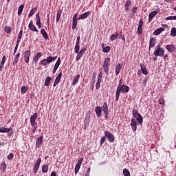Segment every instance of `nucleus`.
<instances>
[{
	"instance_id": "nucleus-40",
	"label": "nucleus",
	"mask_w": 176,
	"mask_h": 176,
	"mask_svg": "<svg viewBox=\"0 0 176 176\" xmlns=\"http://www.w3.org/2000/svg\"><path fill=\"white\" fill-rule=\"evenodd\" d=\"M36 10V8H32L31 11L30 12V14L28 15V17H32V16H34L35 11Z\"/></svg>"
},
{
	"instance_id": "nucleus-21",
	"label": "nucleus",
	"mask_w": 176,
	"mask_h": 176,
	"mask_svg": "<svg viewBox=\"0 0 176 176\" xmlns=\"http://www.w3.org/2000/svg\"><path fill=\"white\" fill-rule=\"evenodd\" d=\"M58 67H60V58H58L56 60V63L54 65L52 73L53 74H56V72L57 71V69H58Z\"/></svg>"
},
{
	"instance_id": "nucleus-25",
	"label": "nucleus",
	"mask_w": 176,
	"mask_h": 176,
	"mask_svg": "<svg viewBox=\"0 0 176 176\" xmlns=\"http://www.w3.org/2000/svg\"><path fill=\"white\" fill-rule=\"evenodd\" d=\"M41 35H43V37L44 38V39H49V36H47V33L46 32V30H45V29H41Z\"/></svg>"
},
{
	"instance_id": "nucleus-23",
	"label": "nucleus",
	"mask_w": 176,
	"mask_h": 176,
	"mask_svg": "<svg viewBox=\"0 0 176 176\" xmlns=\"http://www.w3.org/2000/svg\"><path fill=\"white\" fill-rule=\"evenodd\" d=\"M80 78V74L76 75L73 79L72 86H75L76 83L79 82Z\"/></svg>"
},
{
	"instance_id": "nucleus-37",
	"label": "nucleus",
	"mask_w": 176,
	"mask_h": 176,
	"mask_svg": "<svg viewBox=\"0 0 176 176\" xmlns=\"http://www.w3.org/2000/svg\"><path fill=\"white\" fill-rule=\"evenodd\" d=\"M49 170V165L45 164L43 166L42 168V173H46Z\"/></svg>"
},
{
	"instance_id": "nucleus-52",
	"label": "nucleus",
	"mask_w": 176,
	"mask_h": 176,
	"mask_svg": "<svg viewBox=\"0 0 176 176\" xmlns=\"http://www.w3.org/2000/svg\"><path fill=\"white\" fill-rule=\"evenodd\" d=\"M159 102L161 105H164V102H165L164 98H160L159 99Z\"/></svg>"
},
{
	"instance_id": "nucleus-3",
	"label": "nucleus",
	"mask_w": 176,
	"mask_h": 176,
	"mask_svg": "<svg viewBox=\"0 0 176 176\" xmlns=\"http://www.w3.org/2000/svg\"><path fill=\"white\" fill-rule=\"evenodd\" d=\"M153 55L155 56V57H157V56L162 57V56L164 55V48L162 47L160 45H157L153 52Z\"/></svg>"
},
{
	"instance_id": "nucleus-55",
	"label": "nucleus",
	"mask_w": 176,
	"mask_h": 176,
	"mask_svg": "<svg viewBox=\"0 0 176 176\" xmlns=\"http://www.w3.org/2000/svg\"><path fill=\"white\" fill-rule=\"evenodd\" d=\"M82 55H80V54H77V56L76 57V61H79V60H80V58H82Z\"/></svg>"
},
{
	"instance_id": "nucleus-39",
	"label": "nucleus",
	"mask_w": 176,
	"mask_h": 176,
	"mask_svg": "<svg viewBox=\"0 0 176 176\" xmlns=\"http://www.w3.org/2000/svg\"><path fill=\"white\" fill-rule=\"evenodd\" d=\"M5 32H6L7 34H10V32H12V29L10 28V27L9 26H6L5 29H4Z\"/></svg>"
},
{
	"instance_id": "nucleus-62",
	"label": "nucleus",
	"mask_w": 176,
	"mask_h": 176,
	"mask_svg": "<svg viewBox=\"0 0 176 176\" xmlns=\"http://www.w3.org/2000/svg\"><path fill=\"white\" fill-rule=\"evenodd\" d=\"M18 47H19V45L16 44L14 50V54H16V52H17Z\"/></svg>"
},
{
	"instance_id": "nucleus-1",
	"label": "nucleus",
	"mask_w": 176,
	"mask_h": 176,
	"mask_svg": "<svg viewBox=\"0 0 176 176\" xmlns=\"http://www.w3.org/2000/svg\"><path fill=\"white\" fill-rule=\"evenodd\" d=\"M130 89L127 85L118 86L116 91V101H119V97H120V93H129Z\"/></svg>"
},
{
	"instance_id": "nucleus-14",
	"label": "nucleus",
	"mask_w": 176,
	"mask_h": 176,
	"mask_svg": "<svg viewBox=\"0 0 176 176\" xmlns=\"http://www.w3.org/2000/svg\"><path fill=\"white\" fill-rule=\"evenodd\" d=\"M91 12L88 11L82 14H80L79 17L78 18V20H85V19H87V17H89V16H90L91 14Z\"/></svg>"
},
{
	"instance_id": "nucleus-42",
	"label": "nucleus",
	"mask_w": 176,
	"mask_h": 176,
	"mask_svg": "<svg viewBox=\"0 0 176 176\" xmlns=\"http://www.w3.org/2000/svg\"><path fill=\"white\" fill-rule=\"evenodd\" d=\"M102 80H98L96 85V90H98L100 89V86L101 85Z\"/></svg>"
},
{
	"instance_id": "nucleus-32",
	"label": "nucleus",
	"mask_w": 176,
	"mask_h": 176,
	"mask_svg": "<svg viewBox=\"0 0 176 176\" xmlns=\"http://www.w3.org/2000/svg\"><path fill=\"white\" fill-rule=\"evenodd\" d=\"M0 170L3 172L5 173L6 171V163L2 162L0 165Z\"/></svg>"
},
{
	"instance_id": "nucleus-64",
	"label": "nucleus",
	"mask_w": 176,
	"mask_h": 176,
	"mask_svg": "<svg viewBox=\"0 0 176 176\" xmlns=\"http://www.w3.org/2000/svg\"><path fill=\"white\" fill-rule=\"evenodd\" d=\"M51 176H57V173H56V172L53 171L51 173Z\"/></svg>"
},
{
	"instance_id": "nucleus-7",
	"label": "nucleus",
	"mask_w": 176,
	"mask_h": 176,
	"mask_svg": "<svg viewBox=\"0 0 176 176\" xmlns=\"http://www.w3.org/2000/svg\"><path fill=\"white\" fill-rule=\"evenodd\" d=\"M104 135L109 142H115V136L109 131H104Z\"/></svg>"
},
{
	"instance_id": "nucleus-36",
	"label": "nucleus",
	"mask_w": 176,
	"mask_h": 176,
	"mask_svg": "<svg viewBox=\"0 0 176 176\" xmlns=\"http://www.w3.org/2000/svg\"><path fill=\"white\" fill-rule=\"evenodd\" d=\"M110 51H111V47L109 46L104 47L102 49L103 53H109V52Z\"/></svg>"
},
{
	"instance_id": "nucleus-46",
	"label": "nucleus",
	"mask_w": 176,
	"mask_h": 176,
	"mask_svg": "<svg viewBox=\"0 0 176 176\" xmlns=\"http://www.w3.org/2000/svg\"><path fill=\"white\" fill-rule=\"evenodd\" d=\"M61 76H63V73L60 72L56 78L55 80H56L57 82H60V80H61Z\"/></svg>"
},
{
	"instance_id": "nucleus-27",
	"label": "nucleus",
	"mask_w": 176,
	"mask_h": 176,
	"mask_svg": "<svg viewBox=\"0 0 176 176\" xmlns=\"http://www.w3.org/2000/svg\"><path fill=\"white\" fill-rule=\"evenodd\" d=\"M122 69V65L118 63V65L116 66V75H119L120 74V70Z\"/></svg>"
},
{
	"instance_id": "nucleus-44",
	"label": "nucleus",
	"mask_w": 176,
	"mask_h": 176,
	"mask_svg": "<svg viewBox=\"0 0 176 176\" xmlns=\"http://www.w3.org/2000/svg\"><path fill=\"white\" fill-rule=\"evenodd\" d=\"M87 48H82L80 51H78V54L81 55L82 56H83L84 53H86Z\"/></svg>"
},
{
	"instance_id": "nucleus-29",
	"label": "nucleus",
	"mask_w": 176,
	"mask_h": 176,
	"mask_svg": "<svg viewBox=\"0 0 176 176\" xmlns=\"http://www.w3.org/2000/svg\"><path fill=\"white\" fill-rule=\"evenodd\" d=\"M166 49L168 50V52H175V50H176L175 45H166Z\"/></svg>"
},
{
	"instance_id": "nucleus-30",
	"label": "nucleus",
	"mask_w": 176,
	"mask_h": 176,
	"mask_svg": "<svg viewBox=\"0 0 176 176\" xmlns=\"http://www.w3.org/2000/svg\"><path fill=\"white\" fill-rule=\"evenodd\" d=\"M130 6H131V1L128 0L126 1L124 9L125 10H130Z\"/></svg>"
},
{
	"instance_id": "nucleus-45",
	"label": "nucleus",
	"mask_w": 176,
	"mask_h": 176,
	"mask_svg": "<svg viewBox=\"0 0 176 176\" xmlns=\"http://www.w3.org/2000/svg\"><path fill=\"white\" fill-rule=\"evenodd\" d=\"M96 82V72H94L92 74V86L94 87V83Z\"/></svg>"
},
{
	"instance_id": "nucleus-16",
	"label": "nucleus",
	"mask_w": 176,
	"mask_h": 176,
	"mask_svg": "<svg viewBox=\"0 0 176 176\" xmlns=\"http://www.w3.org/2000/svg\"><path fill=\"white\" fill-rule=\"evenodd\" d=\"M95 112L98 118H101V113H102V107L98 106L95 108Z\"/></svg>"
},
{
	"instance_id": "nucleus-19",
	"label": "nucleus",
	"mask_w": 176,
	"mask_h": 176,
	"mask_svg": "<svg viewBox=\"0 0 176 176\" xmlns=\"http://www.w3.org/2000/svg\"><path fill=\"white\" fill-rule=\"evenodd\" d=\"M29 28L31 31H33L34 32H39V31L36 30L35 25H34V22H32V21H30L29 23Z\"/></svg>"
},
{
	"instance_id": "nucleus-33",
	"label": "nucleus",
	"mask_w": 176,
	"mask_h": 176,
	"mask_svg": "<svg viewBox=\"0 0 176 176\" xmlns=\"http://www.w3.org/2000/svg\"><path fill=\"white\" fill-rule=\"evenodd\" d=\"M50 82H52V77L47 76V77L45 78V81L44 85H45V86H49V85H50Z\"/></svg>"
},
{
	"instance_id": "nucleus-17",
	"label": "nucleus",
	"mask_w": 176,
	"mask_h": 176,
	"mask_svg": "<svg viewBox=\"0 0 176 176\" xmlns=\"http://www.w3.org/2000/svg\"><path fill=\"white\" fill-rule=\"evenodd\" d=\"M42 142H43V136H40L36 139V146L37 148H41V145H42Z\"/></svg>"
},
{
	"instance_id": "nucleus-12",
	"label": "nucleus",
	"mask_w": 176,
	"mask_h": 176,
	"mask_svg": "<svg viewBox=\"0 0 176 176\" xmlns=\"http://www.w3.org/2000/svg\"><path fill=\"white\" fill-rule=\"evenodd\" d=\"M142 25H144V21H142V19H140L137 30L138 35H141L142 34Z\"/></svg>"
},
{
	"instance_id": "nucleus-60",
	"label": "nucleus",
	"mask_w": 176,
	"mask_h": 176,
	"mask_svg": "<svg viewBox=\"0 0 176 176\" xmlns=\"http://www.w3.org/2000/svg\"><path fill=\"white\" fill-rule=\"evenodd\" d=\"M18 38H23V30H20Z\"/></svg>"
},
{
	"instance_id": "nucleus-11",
	"label": "nucleus",
	"mask_w": 176,
	"mask_h": 176,
	"mask_svg": "<svg viewBox=\"0 0 176 176\" xmlns=\"http://www.w3.org/2000/svg\"><path fill=\"white\" fill-rule=\"evenodd\" d=\"M131 126L132 131L133 132L137 131V121L135 120V118H131Z\"/></svg>"
},
{
	"instance_id": "nucleus-48",
	"label": "nucleus",
	"mask_w": 176,
	"mask_h": 176,
	"mask_svg": "<svg viewBox=\"0 0 176 176\" xmlns=\"http://www.w3.org/2000/svg\"><path fill=\"white\" fill-rule=\"evenodd\" d=\"M76 25H78V22L72 21V30H75V28H76Z\"/></svg>"
},
{
	"instance_id": "nucleus-13",
	"label": "nucleus",
	"mask_w": 176,
	"mask_h": 176,
	"mask_svg": "<svg viewBox=\"0 0 176 176\" xmlns=\"http://www.w3.org/2000/svg\"><path fill=\"white\" fill-rule=\"evenodd\" d=\"M30 56H31L30 50H27L24 54V60L27 64H28V63H30Z\"/></svg>"
},
{
	"instance_id": "nucleus-34",
	"label": "nucleus",
	"mask_w": 176,
	"mask_h": 176,
	"mask_svg": "<svg viewBox=\"0 0 176 176\" xmlns=\"http://www.w3.org/2000/svg\"><path fill=\"white\" fill-rule=\"evenodd\" d=\"M118 36H119V33H116L115 34H111L110 36V41H111V42H113V41H115V39L118 38Z\"/></svg>"
},
{
	"instance_id": "nucleus-38",
	"label": "nucleus",
	"mask_w": 176,
	"mask_h": 176,
	"mask_svg": "<svg viewBox=\"0 0 176 176\" xmlns=\"http://www.w3.org/2000/svg\"><path fill=\"white\" fill-rule=\"evenodd\" d=\"M170 36H176V28H172L170 31Z\"/></svg>"
},
{
	"instance_id": "nucleus-6",
	"label": "nucleus",
	"mask_w": 176,
	"mask_h": 176,
	"mask_svg": "<svg viewBox=\"0 0 176 176\" xmlns=\"http://www.w3.org/2000/svg\"><path fill=\"white\" fill-rule=\"evenodd\" d=\"M102 109L103 111V113H104L105 119H108V116L109 115V111L108 109V103L104 102L102 104Z\"/></svg>"
},
{
	"instance_id": "nucleus-56",
	"label": "nucleus",
	"mask_w": 176,
	"mask_h": 176,
	"mask_svg": "<svg viewBox=\"0 0 176 176\" xmlns=\"http://www.w3.org/2000/svg\"><path fill=\"white\" fill-rule=\"evenodd\" d=\"M13 159V153H10L8 155V160H12Z\"/></svg>"
},
{
	"instance_id": "nucleus-54",
	"label": "nucleus",
	"mask_w": 176,
	"mask_h": 176,
	"mask_svg": "<svg viewBox=\"0 0 176 176\" xmlns=\"http://www.w3.org/2000/svg\"><path fill=\"white\" fill-rule=\"evenodd\" d=\"M138 9V8H137V7H133V8H132V13H133V14H131L133 16H134V13H136L137 12V10Z\"/></svg>"
},
{
	"instance_id": "nucleus-51",
	"label": "nucleus",
	"mask_w": 176,
	"mask_h": 176,
	"mask_svg": "<svg viewBox=\"0 0 176 176\" xmlns=\"http://www.w3.org/2000/svg\"><path fill=\"white\" fill-rule=\"evenodd\" d=\"M78 13L75 14L74 16H73V19H72V21H77L78 22Z\"/></svg>"
},
{
	"instance_id": "nucleus-49",
	"label": "nucleus",
	"mask_w": 176,
	"mask_h": 176,
	"mask_svg": "<svg viewBox=\"0 0 176 176\" xmlns=\"http://www.w3.org/2000/svg\"><path fill=\"white\" fill-rule=\"evenodd\" d=\"M89 123H90V120H89V118H86L85 119V122H84L85 127L86 126H89Z\"/></svg>"
},
{
	"instance_id": "nucleus-2",
	"label": "nucleus",
	"mask_w": 176,
	"mask_h": 176,
	"mask_svg": "<svg viewBox=\"0 0 176 176\" xmlns=\"http://www.w3.org/2000/svg\"><path fill=\"white\" fill-rule=\"evenodd\" d=\"M132 115L136 119L137 122H138L139 124H142V122H144V118H142V116H141V114L138 113V111H137V109H133Z\"/></svg>"
},
{
	"instance_id": "nucleus-43",
	"label": "nucleus",
	"mask_w": 176,
	"mask_h": 176,
	"mask_svg": "<svg viewBox=\"0 0 176 176\" xmlns=\"http://www.w3.org/2000/svg\"><path fill=\"white\" fill-rule=\"evenodd\" d=\"M80 49V47H79V44H76L74 47V52L75 53H79V50Z\"/></svg>"
},
{
	"instance_id": "nucleus-50",
	"label": "nucleus",
	"mask_w": 176,
	"mask_h": 176,
	"mask_svg": "<svg viewBox=\"0 0 176 176\" xmlns=\"http://www.w3.org/2000/svg\"><path fill=\"white\" fill-rule=\"evenodd\" d=\"M166 20H176V16H170L166 18Z\"/></svg>"
},
{
	"instance_id": "nucleus-61",
	"label": "nucleus",
	"mask_w": 176,
	"mask_h": 176,
	"mask_svg": "<svg viewBox=\"0 0 176 176\" xmlns=\"http://www.w3.org/2000/svg\"><path fill=\"white\" fill-rule=\"evenodd\" d=\"M21 41V38L18 37L16 40V45H19Z\"/></svg>"
},
{
	"instance_id": "nucleus-35",
	"label": "nucleus",
	"mask_w": 176,
	"mask_h": 176,
	"mask_svg": "<svg viewBox=\"0 0 176 176\" xmlns=\"http://www.w3.org/2000/svg\"><path fill=\"white\" fill-rule=\"evenodd\" d=\"M24 9V5H21L19 7V9H18V16H21V14L23 13V10Z\"/></svg>"
},
{
	"instance_id": "nucleus-59",
	"label": "nucleus",
	"mask_w": 176,
	"mask_h": 176,
	"mask_svg": "<svg viewBox=\"0 0 176 176\" xmlns=\"http://www.w3.org/2000/svg\"><path fill=\"white\" fill-rule=\"evenodd\" d=\"M90 170H91V169H90V168H89L87 169V173L85 176H90Z\"/></svg>"
},
{
	"instance_id": "nucleus-20",
	"label": "nucleus",
	"mask_w": 176,
	"mask_h": 176,
	"mask_svg": "<svg viewBox=\"0 0 176 176\" xmlns=\"http://www.w3.org/2000/svg\"><path fill=\"white\" fill-rule=\"evenodd\" d=\"M156 45V39L153 37H151L149 41V50L151 47H153Z\"/></svg>"
},
{
	"instance_id": "nucleus-9",
	"label": "nucleus",
	"mask_w": 176,
	"mask_h": 176,
	"mask_svg": "<svg viewBox=\"0 0 176 176\" xmlns=\"http://www.w3.org/2000/svg\"><path fill=\"white\" fill-rule=\"evenodd\" d=\"M42 162V160L41 158H38L36 162V164L34 167L33 171L34 174H36L38 173V170H39V167L41 166V162Z\"/></svg>"
},
{
	"instance_id": "nucleus-47",
	"label": "nucleus",
	"mask_w": 176,
	"mask_h": 176,
	"mask_svg": "<svg viewBox=\"0 0 176 176\" xmlns=\"http://www.w3.org/2000/svg\"><path fill=\"white\" fill-rule=\"evenodd\" d=\"M28 88H27V87L25 86H23L21 89V93L24 94L27 92Z\"/></svg>"
},
{
	"instance_id": "nucleus-5",
	"label": "nucleus",
	"mask_w": 176,
	"mask_h": 176,
	"mask_svg": "<svg viewBox=\"0 0 176 176\" xmlns=\"http://www.w3.org/2000/svg\"><path fill=\"white\" fill-rule=\"evenodd\" d=\"M111 61V58H107L104 59L103 63V69L104 72L108 75L109 74V64Z\"/></svg>"
},
{
	"instance_id": "nucleus-41",
	"label": "nucleus",
	"mask_w": 176,
	"mask_h": 176,
	"mask_svg": "<svg viewBox=\"0 0 176 176\" xmlns=\"http://www.w3.org/2000/svg\"><path fill=\"white\" fill-rule=\"evenodd\" d=\"M123 174L124 176H130V171L126 168L123 169Z\"/></svg>"
},
{
	"instance_id": "nucleus-63",
	"label": "nucleus",
	"mask_w": 176,
	"mask_h": 176,
	"mask_svg": "<svg viewBox=\"0 0 176 176\" xmlns=\"http://www.w3.org/2000/svg\"><path fill=\"white\" fill-rule=\"evenodd\" d=\"M56 16L58 17H61V10H58L57 12Z\"/></svg>"
},
{
	"instance_id": "nucleus-28",
	"label": "nucleus",
	"mask_w": 176,
	"mask_h": 176,
	"mask_svg": "<svg viewBox=\"0 0 176 176\" xmlns=\"http://www.w3.org/2000/svg\"><path fill=\"white\" fill-rule=\"evenodd\" d=\"M19 58H20V53H18L15 55V57L13 61L14 65H17V63H19Z\"/></svg>"
},
{
	"instance_id": "nucleus-4",
	"label": "nucleus",
	"mask_w": 176,
	"mask_h": 176,
	"mask_svg": "<svg viewBox=\"0 0 176 176\" xmlns=\"http://www.w3.org/2000/svg\"><path fill=\"white\" fill-rule=\"evenodd\" d=\"M55 60H57V56H48L46 59H43L41 61V64L43 67H45V65L50 64V63H53Z\"/></svg>"
},
{
	"instance_id": "nucleus-15",
	"label": "nucleus",
	"mask_w": 176,
	"mask_h": 176,
	"mask_svg": "<svg viewBox=\"0 0 176 176\" xmlns=\"http://www.w3.org/2000/svg\"><path fill=\"white\" fill-rule=\"evenodd\" d=\"M9 131H10V128H5L3 126L0 127V133H8V135L9 137H10V135H12V134H13V132L10 133Z\"/></svg>"
},
{
	"instance_id": "nucleus-24",
	"label": "nucleus",
	"mask_w": 176,
	"mask_h": 176,
	"mask_svg": "<svg viewBox=\"0 0 176 176\" xmlns=\"http://www.w3.org/2000/svg\"><path fill=\"white\" fill-rule=\"evenodd\" d=\"M163 31H164V28H160L153 32V35H160Z\"/></svg>"
},
{
	"instance_id": "nucleus-58",
	"label": "nucleus",
	"mask_w": 176,
	"mask_h": 176,
	"mask_svg": "<svg viewBox=\"0 0 176 176\" xmlns=\"http://www.w3.org/2000/svg\"><path fill=\"white\" fill-rule=\"evenodd\" d=\"M79 43H80V36H78L76 39V45H79Z\"/></svg>"
},
{
	"instance_id": "nucleus-26",
	"label": "nucleus",
	"mask_w": 176,
	"mask_h": 176,
	"mask_svg": "<svg viewBox=\"0 0 176 176\" xmlns=\"http://www.w3.org/2000/svg\"><path fill=\"white\" fill-rule=\"evenodd\" d=\"M41 57H42V53L38 52L36 56H34V61L35 63V64H36V63H38V61H39V58H41Z\"/></svg>"
},
{
	"instance_id": "nucleus-10",
	"label": "nucleus",
	"mask_w": 176,
	"mask_h": 176,
	"mask_svg": "<svg viewBox=\"0 0 176 176\" xmlns=\"http://www.w3.org/2000/svg\"><path fill=\"white\" fill-rule=\"evenodd\" d=\"M36 118H38V113H34L30 117V124L32 127L35 126V122H36Z\"/></svg>"
},
{
	"instance_id": "nucleus-8",
	"label": "nucleus",
	"mask_w": 176,
	"mask_h": 176,
	"mask_svg": "<svg viewBox=\"0 0 176 176\" xmlns=\"http://www.w3.org/2000/svg\"><path fill=\"white\" fill-rule=\"evenodd\" d=\"M82 163H83V158H80L78 160L77 164H76L74 172L75 174L79 173V170L80 169V166H82Z\"/></svg>"
},
{
	"instance_id": "nucleus-22",
	"label": "nucleus",
	"mask_w": 176,
	"mask_h": 176,
	"mask_svg": "<svg viewBox=\"0 0 176 176\" xmlns=\"http://www.w3.org/2000/svg\"><path fill=\"white\" fill-rule=\"evenodd\" d=\"M140 67L142 74H144V75H148V70H146V67H145L142 63L140 64Z\"/></svg>"
},
{
	"instance_id": "nucleus-31",
	"label": "nucleus",
	"mask_w": 176,
	"mask_h": 176,
	"mask_svg": "<svg viewBox=\"0 0 176 176\" xmlns=\"http://www.w3.org/2000/svg\"><path fill=\"white\" fill-rule=\"evenodd\" d=\"M5 61H6V56L4 55L2 58L1 64H0V71L3 68V65H5Z\"/></svg>"
},
{
	"instance_id": "nucleus-18",
	"label": "nucleus",
	"mask_w": 176,
	"mask_h": 176,
	"mask_svg": "<svg viewBox=\"0 0 176 176\" xmlns=\"http://www.w3.org/2000/svg\"><path fill=\"white\" fill-rule=\"evenodd\" d=\"M157 14V11H152L150 12L148 15V23H151L152 20H153V17H155Z\"/></svg>"
},
{
	"instance_id": "nucleus-53",
	"label": "nucleus",
	"mask_w": 176,
	"mask_h": 176,
	"mask_svg": "<svg viewBox=\"0 0 176 176\" xmlns=\"http://www.w3.org/2000/svg\"><path fill=\"white\" fill-rule=\"evenodd\" d=\"M107 137L105 136H103L101 140H100V145H102V144H104V142H105V140H106Z\"/></svg>"
},
{
	"instance_id": "nucleus-57",
	"label": "nucleus",
	"mask_w": 176,
	"mask_h": 176,
	"mask_svg": "<svg viewBox=\"0 0 176 176\" xmlns=\"http://www.w3.org/2000/svg\"><path fill=\"white\" fill-rule=\"evenodd\" d=\"M98 80H102V72L99 73Z\"/></svg>"
}]
</instances>
